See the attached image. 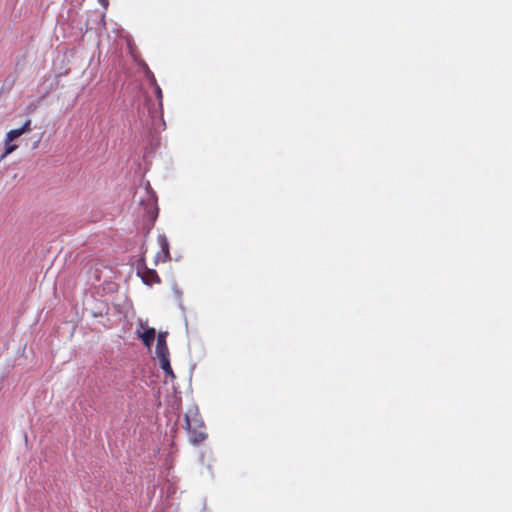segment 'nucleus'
<instances>
[{
	"mask_svg": "<svg viewBox=\"0 0 512 512\" xmlns=\"http://www.w3.org/2000/svg\"><path fill=\"white\" fill-rule=\"evenodd\" d=\"M167 335V332H160L158 334L155 353L159 360L160 367L164 371L166 376L174 378L175 375L170 364L169 349L166 343Z\"/></svg>",
	"mask_w": 512,
	"mask_h": 512,
	"instance_id": "f257e3e1",
	"label": "nucleus"
},
{
	"mask_svg": "<svg viewBox=\"0 0 512 512\" xmlns=\"http://www.w3.org/2000/svg\"><path fill=\"white\" fill-rule=\"evenodd\" d=\"M185 423L186 429L190 434V442L192 444L202 443L206 439L207 434L205 432L204 423L198 418L197 414L192 417L186 414Z\"/></svg>",
	"mask_w": 512,
	"mask_h": 512,
	"instance_id": "f03ea898",
	"label": "nucleus"
},
{
	"mask_svg": "<svg viewBox=\"0 0 512 512\" xmlns=\"http://www.w3.org/2000/svg\"><path fill=\"white\" fill-rule=\"evenodd\" d=\"M137 274L141 277L142 281L146 285H153L160 283V277L157 272L153 269L146 267L144 264H138Z\"/></svg>",
	"mask_w": 512,
	"mask_h": 512,
	"instance_id": "7ed1b4c3",
	"label": "nucleus"
},
{
	"mask_svg": "<svg viewBox=\"0 0 512 512\" xmlns=\"http://www.w3.org/2000/svg\"><path fill=\"white\" fill-rule=\"evenodd\" d=\"M160 250L155 256V262H166L170 259L169 242L165 235H159L157 238Z\"/></svg>",
	"mask_w": 512,
	"mask_h": 512,
	"instance_id": "20e7f679",
	"label": "nucleus"
},
{
	"mask_svg": "<svg viewBox=\"0 0 512 512\" xmlns=\"http://www.w3.org/2000/svg\"><path fill=\"white\" fill-rule=\"evenodd\" d=\"M155 336H156V331L154 328H147L145 329L140 335L139 337L141 338L143 344L146 346V347H151L154 340H155Z\"/></svg>",
	"mask_w": 512,
	"mask_h": 512,
	"instance_id": "39448f33",
	"label": "nucleus"
},
{
	"mask_svg": "<svg viewBox=\"0 0 512 512\" xmlns=\"http://www.w3.org/2000/svg\"><path fill=\"white\" fill-rule=\"evenodd\" d=\"M4 144H5V148H4V152L0 156V161L4 160L9 154L14 152L18 148L17 144H12V142H7L6 138L4 139Z\"/></svg>",
	"mask_w": 512,
	"mask_h": 512,
	"instance_id": "423d86ee",
	"label": "nucleus"
},
{
	"mask_svg": "<svg viewBox=\"0 0 512 512\" xmlns=\"http://www.w3.org/2000/svg\"><path fill=\"white\" fill-rule=\"evenodd\" d=\"M22 135H23V133L20 130V128H17V129H12V130L8 131L6 133L5 138H6L7 142H13L15 139L19 138Z\"/></svg>",
	"mask_w": 512,
	"mask_h": 512,
	"instance_id": "0eeeda50",
	"label": "nucleus"
},
{
	"mask_svg": "<svg viewBox=\"0 0 512 512\" xmlns=\"http://www.w3.org/2000/svg\"><path fill=\"white\" fill-rule=\"evenodd\" d=\"M31 124H32L31 119H27L23 123V125L21 127H19L23 134L29 133L32 130Z\"/></svg>",
	"mask_w": 512,
	"mask_h": 512,
	"instance_id": "6e6552de",
	"label": "nucleus"
},
{
	"mask_svg": "<svg viewBox=\"0 0 512 512\" xmlns=\"http://www.w3.org/2000/svg\"><path fill=\"white\" fill-rule=\"evenodd\" d=\"M156 93H157V96L159 98V100L161 101L162 99V91L160 89V87L158 85H156Z\"/></svg>",
	"mask_w": 512,
	"mask_h": 512,
	"instance_id": "1a4fd4ad",
	"label": "nucleus"
}]
</instances>
